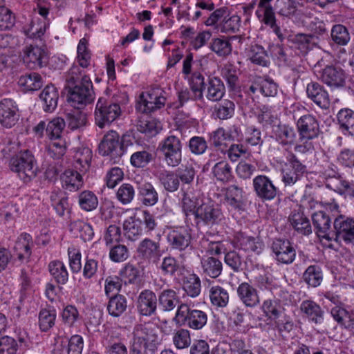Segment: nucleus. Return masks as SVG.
<instances>
[{
	"label": "nucleus",
	"instance_id": "10",
	"mask_svg": "<svg viewBox=\"0 0 354 354\" xmlns=\"http://www.w3.org/2000/svg\"><path fill=\"white\" fill-rule=\"evenodd\" d=\"M321 173L326 180V187L340 194L350 189L349 182L341 178L335 165L327 162Z\"/></svg>",
	"mask_w": 354,
	"mask_h": 354
},
{
	"label": "nucleus",
	"instance_id": "29",
	"mask_svg": "<svg viewBox=\"0 0 354 354\" xmlns=\"http://www.w3.org/2000/svg\"><path fill=\"white\" fill-rule=\"evenodd\" d=\"M319 78L328 86L338 87L343 86L345 76L342 69L328 66L322 70Z\"/></svg>",
	"mask_w": 354,
	"mask_h": 354
},
{
	"label": "nucleus",
	"instance_id": "52",
	"mask_svg": "<svg viewBox=\"0 0 354 354\" xmlns=\"http://www.w3.org/2000/svg\"><path fill=\"white\" fill-rule=\"evenodd\" d=\"M48 270L50 274L58 283H66L68 280V272L63 262L60 261L50 262L48 265Z\"/></svg>",
	"mask_w": 354,
	"mask_h": 354
},
{
	"label": "nucleus",
	"instance_id": "54",
	"mask_svg": "<svg viewBox=\"0 0 354 354\" xmlns=\"http://www.w3.org/2000/svg\"><path fill=\"white\" fill-rule=\"evenodd\" d=\"M47 28V23L44 20H32L29 24L24 28L26 35L32 39H39L44 35Z\"/></svg>",
	"mask_w": 354,
	"mask_h": 354
},
{
	"label": "nucleus",
	"instance_id": "46",
	"mask_svg": "<svg viewBox=\"0 0 354 354\" xmlns=\"http://www.w3.org/2000/svg\"><path fill=\"white\" fill-rule=\"evenodd\" d=\"M189 82L193 93L194 100H203V91L205 90L204 76L200 72H194L192 73Z\"/></svg>",
	"mask_w": 354,
	"mask_h": 354
},
{
	"label": "nucleus",
	"instance_id": "7",
	"mask_svg": "<svg viewBox=\"0 0 354 354\" xmlns=\"http://www.w3.org/2000/svg\"><path fill=\"white\" fill-rule=\"evenodd\" d=\"M272 0H260L256 10V15L258 19L268 26L276 34L281 41L284 39V36L281 32V28L276 24L275 14L271 6Z\"/></svg>",
	"mask_w": 354,
	"mask_h": 354
},
{
	"label": "nucleus",
	"instance_id": "55",
	"mask_svg": "<svg viewBox=\"0 0 354 354\" xmlns=\"http://www.w3.org/2000/svg\"><path fill=\"white\" fill-rule=\"evenodd\" d=\"M78 203L80 208L86 212L95 209L98 206V199L96 195L91 191L82 192L78 196Z\"/></svg>",
	"mask_w": 354,
	"mask_h": 354
},
{
	"label": "nucleus",
	"instance_id": "44",
	"mask_svg": "<svg viewBox=\"0 0 354 354\" xmlns=\"http://www.w3.org/2000/svg\"><path fill=\"white\" fill-rule=\"evenodd\" d=\"M127 300L122 295H115L110 297L107 306V310L110 315L118 317L122 315L127 310Z\"/></svg>",
	"mask_w": 354,
	"mask_h": 354
},
{
	"label": "nucleus",
	"instance_id": "8",
	"mask_svg": "<svg viewBox=\"0 0 354 354\" xmlns=\"http://www.w3.org/2000/svg\"><path fill=\"white\" fill-rule=\"evenodd\" d=\"M306 171V166L301 163L293 153H290L288 162L282 169V181L285 186H292L300 180Z\"/></svg>",
	"mask_w": 354,
	"mask_h": 354
},
{
	"label": "nucleus",
	"instance_id": "50",
	"mask_svg": "<svg viewBox=\"0 0 354 354\" xmlns=\"http://www.w3.org/2000/svg\"><path fill=\"white\" fill-rule=\"evenodd\" d=\"M158 180L164 187L169 192H174L178 190L180 185L177 174L173 171H163L160 173Z\"/></svg>",
	"mask_w": 354,
	"mask_h": 354
},
{
	"label": "nucleus",
	"instance_id": "42",
	"mask_svg": "<svg viewBox=\"0 0 354 354\" xmlns=\"http://www.w3.org/2000/svg\"><path fill=\"white\" fill-rule=\"evenodd\" d=\"M290 222L298 233L303 235H309L312 233L310 221L303 213L292 214L290 216Z\"/></svg>",
	"mask_w": 354,
	"mask_h": 354
},
{
	"label": "nucleus",
	"instance_id": "58",
	"mask_svg": "<svg viewBox=\"0 0 354 354\" xmlns=\"http://www.w3.org/2000/svg\"><path fill=\"white\" fill-rule=\"evenodd\" d=\"M331 37L333 41L339 46L346 45L351 39L347 28L342 24L333 26L331 30Z\"/></svg>",
	"mask_w": 354,
	"mask_h": 354
},
{
	"label": "nucleus",
	"instance_id": "41",
	"mask_svg": "<svg viewBox=\"0 0 354 354\" xmlns=\"http://www.w3.org/2000/svg\"><path fill=\"white\" fill-rule=\"evenodd\" d=\"M212 174L216 180L222 183L230 182L232 178V169L227 160L216 162L212 168Z\"/></svg>",
	"mask_w": 354,
	"mask_h": 354
},
{
	"label": "nucleus",
	"instance_id": "20",
	"mask_svg": "<svg viewBox=\"0 0 354 354\" xmlns=\"http://www.w3.org/2000/svg\"><path fill=\"white\" fill-rule=\"evenodd\" d=\"M306 94L314 103L322 109L330 106V97L328 92L317 82H312L307 84Z\"/></svg>",
	"mask_w": 354,
	"mask_h": 354
},
{
	"label": "nucleus",
	"instance_id": "14",
	"mask_svg": "<svg viewBox=\"0 0 354 354\" xmlns=\"http://www.w3.org/2000/svg\"><path fill=\"white\" fill-rule=\"evenodd\" d=\"M167 241L171 249L183 251L191 245L190 230L183 226L172 229L167 234Z\"/></svg>",
	"mask_w": 354,
	"mask_h": 354
},
{
	"label": "nucleus",
	"instance_id": "37",
	"mask_svg": "<svg viewBox=\"0 0 354 354\" xmlns=\"http://www.w3.org/2000/svg\"><path fill=\"white\" fill-rule=\"evenodd\" d=\"M158 304L163 311L169 312L174 310L180 303L177 292L172 289L162 290L158 295Z\"/></svg>",
	"mask_w": 354,
	"mask_h": 354
},
{
	"label": "nucleus",
	"instance_id": "26",
	"mask_svg": "<svg viewBox=\"0 0 354 354\" xmlns=\"http://www.w3.org/2000/svg\"><path fill=\"white\" fill-rule=\"evenodd\" d=\"M237 295L241 302L247 307H255L260 302L257 289L248 283L243 282L238 286Z\"/></svg>",
	"mask_w": 354,
	"mask_h": 354
},
{
	"label": "nucleus",
	"instance_id": "15",
	"mask_svg": "<svg viewBox=\"0 0 354 354\" xmlns=\"http://www.w3.org/2000/svg\"><path fill=\"white\" fill-rule=\"evenodd\" d=\"M19 109L12 99L4 98L0 102V123L6 128L15 126L19 118Z\"/></svg>",
	"mask_w": 354,
	"mask_h": 354
},
{
	"label": "nucleus",
	"instance_id": "32",
	"mask_svg": "<svg viewBox=\"0 0 354 354\" xmlns=\"http://www.w3.org/2000/svg\"><path fill=\"white\" fill-rule=\"evenodd\" d=\"M209 297L212 305L216 308H225L230 301L228 290L218 285L209 286Z\"/></svg>",
	"mask_w": 354,
	"mask_h": 354
},
{
	"label": "nucleus",
	"instance_id": "22",
	"mask_svg": "<svg viewBox=\"0 0 354 354\" xmlns=\"http://www.w3.org/2000/svg\"><path fill=\"white\" fill-rule=\"evenodd\" d=\"M300 310L303 317L308 322L315 324H321L324 322V311L316 302L312 300L303 301Z\"/></svg>",
	"mask_w": 354,
	"mask_h": 354
},
{
	"label": "nucleus",
	"instance_id": "39",
	"mask_svg": "<svg viewBox=\"0 0 354 354\" xmlns=\"http://www.w3.org/2000/svg\"><path fill=\"white\" fill-rule=\"evenodd\" d=\"M84 342L80 335H73L68 340L67 345L62 344L57 346L55 353L57 354H82Z\"/></svg>",
	"mask_w": 354,
	"mask_h": 354
},
{
	"label": "nucleus",
	"instance_id": "61",
	"mask_svg": "<svg viewBox=\"0 0 354 354\" xmlns=\"http://www.w3.org/2000/svg\"><path fill=\"white\" fill-rule=\"evenodd\" d=\"M212 50L220 57H225L232 52V45L226 38H215L210 46Z\"/></svg>",
	"mask_w": 354,
	"mask_h": 354
},
{
	"label": "nucleus",
	"instance_id": "4",
	"mask_svg": "<svg viewBox=\"0 0 354 354\" xmlns=\"http://www.w3.org/2000/svg\"><path fill=\"white\" fill-rule=\"evenodd\" d=\"M159 151L163 155V159L169 167L178 166L182 160V143L175 136H169L158 145Z\"/></svg>",
	"mask_w": 354,
	"mask_h": 354
},
{
	"label": "nucleus",
	"instance_id": "49",
	"mask_svg": "<svg viewBox=\"0 0 354 354\" xmlns=\"http://www.w3.org/2000/svg\"><path fill=\"white\" fill-rule=\"evenodd\" d=\"M75 158V169L80 170V172L86 173L90 167L92 151L88 147L80 149L76 152Z\"/></svg>",
	"mask_w": 354,
	"mask_h": 354
},
{
	"label": "nucleus",
	"instance_id": "18",
	"mask_svg": "<svg viewBox=\"0 0 354 354\" xmlns=\"http://www.w3.org/2000/svg\"><path fill=\"white\" fill-rule=\"evenodd\" d=\"M272 136L278 144L289 148L295 145L297 133L292 127L285 124H279L273 127Z\"/></svg>",
	"mask_w": 354,
	"mask_h": 354
},
{
	"label": "nucleus",
	"instance_id": "11",
	"mask_svg": "<svg viewBox=\"0 0 354 354\" xmlns=\"http://www.w3.org/2000/svg\"><path fill=\"white\" fill-rule=\"evenodd\" d=\"M23 62L30 69H36L46 66L48 55L46 50L38 46L30 45L23 50Z\"/></svg>",
	"mask_w": 354,
	"mask_h": 354
},
{
	"label": "nucleus",
	"instance_id": "1",
	"mask_svg": "<svg viewBox=\"0 0 354 354\" xmlns=\"http://www.w3.org/2000/svg\"><path fill=\"white\" fill-rule=\"evenodd\" d=\"M67 100L79 110L92 103L95 99L93 83L86 71L73 64L65 75Z\"/></svg>",
	"mask_w": 354,
	"mask_h": 354
},
{
	"label": "nucleus",
	"instance_id": "43",
	"mask_svg": "<svg viewBox=\"0 0 354 354\" xmlns=\"http://www.w3.org/2000/svg\"><path fill=\"white\" fill-rule=\"evenodd\" d=\"M201 268L203 274L212 278L218 277L222 272V263L214 257H203L201 259Z\"/></svg>",
	"mask_w": 354,
	"mask_h": 354
},
{
	"label": "nucleus",
	"instance_id": "12",
	"mask_svg": "<svg viewBox=\"0 0 354 354\" xmlns=\"http://www.w3.org/2000/svg\"><path fill=\"white\" fill-rule=\"evenodd\" d=\"M271 249L275 259L281 263L290 264L295 259V249L288 240L281 239L273 240Z\"/></svg>",
	"mask_w": 354,
	"mask_h": 354
},
{
	"label": "nucleus",
	"instance_id": "64",
	"mask_svg": "<svg viewBox=\"0 0 354 354\" xmlns=\"http://www.w3.org/2000/svg\"><path fill=\"white\" fill-rule=\"evenodd\" d=\"M135 196V189L129 183L122 184L117 191L116 198L122 204L130 203Z\"/></svg>",
	"mask_w": 354,
	"mask_h": 354
},
{
	"label": "nucleus",
	"instance_id": "5",
	"mask_svg": "<svg viewBox=\"0 0 354 354\" xmlns=\"http://www.w3.org/2000/svg\"><path fill=\"white\" fill-rule=\"evenodd\" d=\"M120 113V106L118 103H109L106 99L100 97L95 110V124L102 129L115 120Z\"/></svg>",
	"mask_w": 354,
	"mask_h": 354
},
{
	"label": "nucleus",
	"instance_id": "57",
	"mask_svg": "<svg viewBox=\"0 0 354 354\" xmlns=\"http://www.w3.org/2000/svg\"><path fill=\"white\" fill-rule=\"evenodd\" d=\"M159 129L160 123L152 118L141 119L137 124L138 131L149 137L156 135Z\"/></svg>",
	"mask_w": 354,
	"mask_h": 354
},
{
	"label": "nucleus",
	"instance_id": "36",
	"mask_svg": "<svg viewBox=\"0 0 354 354\" xmlns=\"http://www.w3.org/2000/svg\"><path fill=\"white\" fill-rule=\"evenodd\" d=\"M339 129L345 133L354 136V111L350 109H342L337 114Z\"/></svg>",
	"mask_w": 354,
	"mask_h": 354
},
{
	"label": "nucleus",
	"instance_id": "60",
	"mask_svg": "<svg viewBox=\"0 0 354 354\" xmlns=\"http://www.w3.org/2000/svg\"><path fill=\"white\" fill-rule=\"evenodd\" d=\"M65 125V122L62 118H53L47 124L46 133L48 136L51 140L60 138Z\"/></svg>",
	"mask_w": 354,
	"mask_h": 354
},
{
	"label": "nucleus",
	"instance_id": "13",
	"mask_svg": "<svg viewBox=\"0 0 354 354\" xmlns=\"http://www.w3.org/2000/svg\"><path fill=\"white\" fill-rule=\"evenodd\" d=\"M99 151L102 156L120 157L123 154V145H121L119 134L115 131L105 134L99 145Z\"/></svg>",
	"mask_w": 354,
	"mask_h": 354
},
{
	"label": "nucleus",
	"instance_id": "34",
	"mask_svg": "<svg viewBox=\"0 0 354 354\" xmlns=\"http://www.w3.org/2000/svg\"><path fill=\"white\" fill-rule=\"evenodd\" d=\"M124 235L131 241H136L143 234L142 221L139 218L130 217L123 224Z\"/></svg>",
	"mask_w": 354,
	"mask_h": 354
},
{
	"label": "nucleus",
	"instance_id": "30",
	"mask_svg": "<svg viewBox=\"0 0 354 354\" xmlns=\"http://www.w3.org/2000/svg\"><path fill=\"white\" fill-rule=\"evenodd\" d=\"M312 37L309 35L297 34L289 36L288 41L290 47L292 48L298 55H305L311 49L313 44Z\"/></svg>",
	"mask_w": 354,
	"mask_h": 354
},
{
	"label": "nucleus",
	"instance_id": "48",
	"mask_svg": "<svg viewBox=\"0 0 354 354\" xmlns=\"http://www.w3.org/2000/svg\"><path fill=\"white\" fill-rule=\"evenodd\" d=\"M183 289L190 297H198L201 290L200 278L195 274H189L183 279Z\"/></svg>",
	"mask_w": 354,
	"mask_h": 354
},
{
	"label": "nucleus",
	"instance_id": "6",
	"mask_svg": "<svg viewBox=\"0 0 354 354\" xmlns=\"http://www.w3.org/2000/svg\"><path fill=\"white\" fill-rule=\"evenodd\" d=\"M195 218L198 223L203 222L207 225L221 224L225 219L221 209L211 203H203L196 209Z\"/></svg>",
	"mask_w": 354,
	"mask_h": 354
},
{
	"label": "nucleus",
	"instance_id": "25",
	"mask_svg": "<svg viewBox=\"0 0 354 354\" xmlns=\"http://www.w3.org/2000/svg\"><path fill=\"white\" fill-rule=\"evenodd\" d=\"M312 221L317 236L327 240H330L331 219L329 216L325 212L319 211L313 214Z\"/></svg>",
	"mask_w": 354,
	"mask_h": 354
},
{
	"label": "nucleus",
	"instance_id": "2",
	"mask_svg": "<svg viewBox=\"0 0 354 354\" xmlns=\"http://www.w3.org/2000/svg\"><path fill=\"white\" fill-rule=\"evenodd\" d=\"M9 167L25 183L32 181L37 175V162L30 150H21L9 160Z\"/></svg>",
	"mask_w": 354,
	"mask_h": 354
},
{
	"label": "nucleus",
	"instance_id": "53",
	"mask_svg": "<svg viewBox=\"0 0 354 354\" xmlns=\"http://www.w3.org/2000/svg\"><path fill=\"white\" fill-rule=\"evenodd\" d=\"M18 84L25 91H36L42 86L41 77L36 73H30L21 76Z\"/></svg>",
	"mask_w": 354,
	"mask_h": 354
},
{
	"label": "nucleus",
	"instance_id": "33",
	"mask_svg": "<svg viewBox=\"0 0 354 354\" xmlns=\"http://www.w3.org/2000/svg\"><path fill=\"white\" fill-rule=\"evenodd\" d=\"M160 251V243L146 238L140 242L137 252L142 259L155 262Z\"/></svg>",
	"mask_w": 354,
	"mask_h": 354
},
{
	"label": "nucleus",
	"instance_id": "59",
	"mask_svg": "<svg viewBox=\"0 0 354 354\" xmlns=\"http://www.w3.org/2000/svg\"><path fill=\"white\" fill-rule=\"evenodd\" d=\"M56 313L55 310L42 309L39 313V326L42 331H48L55 325Z\"/></svg>",
	"mask_w": 354,
	"mask_h": 354
},
{
	"label": "nucleus",
	"instance_id": "47",
	"mask_svg": "<svg viewBox=\"0 0 354 354\" xmlns=\"http://www.w3.org/2000/svg\"><path fill=\"white\" fill-rule=\"evenodd\" d=\"M302 279L305 283L313 288L319 286L323 280V274L319 266H308L303 274Z\"/></svg>",
	"mask_w": 354,
	"mask_h": 354
},
{
	"label": "nucleus",
	"instance_id": "28",
	"mask_svg": "<svg viewBox=\"0 0 354 354\" xmlns=\"http://www.w3.org/2000/svg\"><path fill=\"white\" fill-rule=\"evenodd\" d=\"M32 236L29 234L22 233L18 237L14 247L18 259L21 262H28L32 254Z\"/></svg>",
	"mask_w": 354,
	"mask_h": 354
},
{
	"label": "nucleus",
	"instance_id": "40",
	"mask_svg": "<svg viewBox=\"0 0 354 354\" xmlns=\"http://www.w3.org/2000/svg\"><path fill=\"white\" fill-rule=\"evenodd\" d=\"M70 230L75 235L79 236L84 241H91L94 236L92 226L81 220L73 221L70 224Z\"/></svg>",
	"mask_w": 354,
	"mask_h": 354
},
{
	"label": "nucleus",
	"instance_id": "63",
	"mask_svg": "<svg viewBox=\"0 0 354 354\" xmlns=\"http://www.w3.org/2000/svg\"><path fill=\"white\" fill-rule=\"evenodd\" d=\"M226 153L232 162H236L243 157L248 158L251 155L248 148L242 144L231 145L226 150Z\"/></svg>",
	"mask_w": 354,
	"mask_h": 354
},
{
	"label": "nucleus",
	"instance_id": "23",
	"mask_svg": "<svg viewBox=\"0 0 354 354\" xmlns=\"http://www.w3.org/2000/svg\"><path fill=\"white\" fill-rule=\"evenodd\" d=\"M299 135L317 138L320 133L319 122L313 115H304L297 122Z\"/></svg>",
	"mask_w": 354,
	"mask_h": 354
},
{
	"label": "nucleus",
	"instance_id": "51",
	"mask_svg": "<svg viewBox=\"0 0 354 354\" xmlns=\"http://www.w3.org/2000/svg\"><path fill=\"white\" fill-rule=\"evenodd\" d=\"M242 193V189L237 185H230L225 190V200L232 207L241 209L243 205Z\"/></svg>",
	"mask_w": 354,
	"mask_h": 354
},
{
	"label": "nucleus",
	"instance_id": "45",
	"mask_svg": "<svg viewBox=\"0 0 354 354\" xmlns=\"http://www.w3.org/2000/svg\"><path fill=\"white\" fill-rule=\"evenodd\" d=\"M182 190L184 192L182 198L183 211L187 216L189 214L196 216V209L200 205L198 194L192 191L185 192L184 188H182Z\"/></svg>",
	"mask_w": 354,
	"mask_h": 354
},
{
	"label": "nucleus",
	"instance_id": "3",
	"mask_svg": "<svg viewBox=\"0 0 354 354\" xmlns=\"http://www.w3.org/2000/svg\"><path fill=\"white\" fill-rule=\"evenodd\" d=\"M174 322L181 326L201 330L207 324V315L203 310L191 308L187 304L182 303L178 306Z\"/></svg>",
	"mask_w": 354,
	"mask_h": 354
},
{
	"label": "nucleus",
	"instance_id": "24",
	"mask_svg": "<svg viewBox=\"0 0 354 354\" xmlns=\"http://www.w3.org/2000/svg\"><path fill=\"white\" fill-rule=\"evenodd\" d=\"M83 174L76 169H66L60 177L62 187L70 192L78 190L84 185Z\"/></svg>",
	"mask_w": 354,
	"mask_h": 354
},
{
	"label": "nucleus",
	"instance_id": "35",
	"mask_svg": "<svg viewBox=\"0 0 354 354\" xmlns=\"http://www.w3.org/2000/svg\"><path fill=\"white\" fill-rule=\"evenodd\" d=\"M39 97L43 102L44 110L46 112H52L57 106L58 91L53 85H48L41 91Z\"/></svg>",
	"mask_w": 354,
	"mask_h": 354
},
{
	"label": "nucleus",
	"instance_id": "62",
	"mask_svg": "<svg viewBox=\"0 0 354 354\" xmlns=\"http://www.w3.org/2000/svg\"><path fill=\"white\" fill-rule=\"evenodd\" d=\"M250 59L255 64L262 66H268L269 64L268 57L264 48L258 45L251 48Z\"/></svg>",
	"mask_w": 354,
	"mask_h": 354
},
{
	"label": "nucleus",
	"instance_id": "9",
	"mask_svg": "<svg viewBox=\"0 0 354 354\" xmlns=\"http://www.w3.org/2000/svg\"><path fill=\"white\" fill-rule=\"evenodd\" d=\"M166 98L162 95V91L152 90L146 95L142 93L136 104V109L145 113H149L162 107Z\"/></svg>",
	"mask_w": 354,
	"mask_h": 354
},
{
	"label": "nucleus",
	"instance_id": "38",
	"mask_svg": "<svg viewBox=\"0 0 354 354\" xmlns=\"http://www.w3.org/2000/svg\"><path fill=\"white\" fill-rule=\"evenodd\" d=\"M239 246L245 252H254L260 253L263 248V244L258 237L239 234L236 236Z\"/></svg>",
	"mask_w": 354,
	"mask_h": 354
},
{
	"label": "nucleus",
	"instance_id": "56",
	"mask_svg": "<svg viewBox=\"0 0 354 354\" xmlns=\"http://www.w3.org/2000/svg\"><path fill=\"white\" fill-rule=\"evenodd\" d=\"M235 110V104L233 101L225 99L221 103L216 105L214 112L218 118L221 120H227L233 116Z\"/></svg>",
	"mask_w": 354,
	"mask_h": 354
},
{
	"label": "nucleus",
	"instance_id": "21",
	"mask_svg": "<svg viewBox=\"0 0 354 354\" xmlns=\"http://www.w3.org/2000/svg\"><path fill=\"white\" fill-rule=\"evenodd\" d=\"M133 333L147 344L149 350H154L160 342L158 329L151 325H138L135 328Z\"/></svg>",
	"mask_w": 354,
	"mask_h": 354
},
{
	"label": "nucleus",
	"instance_id": "19",
	"mask_svg": "<svg viewBox=\"0 0 354 354\" xmlns=\"http://www.w3.org/2000/svg\"><path fill=\"white\" fill-rule=\"evenodd\" d=\"M334 229L338 239L346 243H354V220L340 216L334 221Z\"/></svg>",
	"mask_w": 354,
	"mask_h": 354
},
{
	"label": "nucleus",
	"instance_id": "16",
	"mask_svg": "<svg viewBox=\"0 0 354 354\" xmlns=\"http://www.w3.org/2000/svg\"><path fill=\"white\" fill-rule=\"evenodd\" d=\"M257 196L262 201H271L277 194V188L266 175L257 176L252 181Z\"/></svg>",
	"mask_w": 354,
	"mask_h": 354
},
{
	"label": "nucleus",
	"instance_id": "17",
	"mask_svg": "<svg viewBox=\"0 0 354 354\" xmlns=\"http://www.w3.org/2000/svg\"><path fill=\"white\" fill-rule=\"evenodd\" d=\"M157 297L149 290L142 291L137 299L136 307L138 313L142 316L153 315L157 308Z\"/></svg>",
	"mask_w": 354,
	"mask_h": 354
},
{
	"label": "nucleus",
	"instance_id": "31",
	"mask_svg": "<svg viewBox=\"0 0 354 354\" xmlns=\"http://www.w3.org/2000/svg\"><path fill=\"white\" fill-rule=\"evenodd\" d=\"M205 97L211 102L220 101L225 93V87L222 80L216 77H209L205 88Z\"/></svg>",
	"mask_w": 354,
	"mask_h": 354
},
{
	"label": "nucleus",
	"instance_id": "27",
	"mask_svg": "<svg viewBox=\"0 0 354 354\" xmlns=\"http://www.w3.org/2000/svg\"><path fill=\"white\" fill-rule=\"evenodd\" d=\"M137 189L142 205L151 207L158 203V193L150 182L142 181L138 183Z\"/></svg>",
	"mask_w": 354,
	"mask_h": 354
}]
</instances>
